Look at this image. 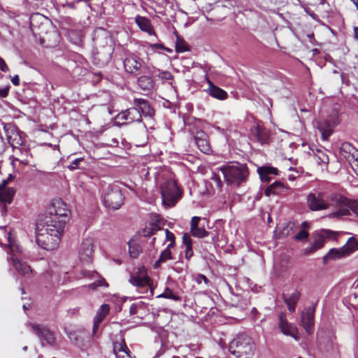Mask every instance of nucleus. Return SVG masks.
<instances>
[{
    "mask_svg": "<svg viewBox=\"0 0 358 358\" xmlns=\"http://www.w3.org/2000/svg\"><path fill=\"white\" fill-rule=\"evenodd\" d=\"M143 64V60L134 54L129 55L124 60V69L129 73H138Z\"/></svg>",
    "mask_w": 358,
    "mask_h": 358,
    "instance_id": "4468645a",
    "label": "nucleus"
},
{
    "mask_svg": "<svg viewBox=\"0 0 358 358\" xmlns=\"http://www.w3.org/2000/svg\"><path fill=\"white\" fill-rule=\"evenodd\" d=\"M284 189L285 186L281 182L275 181L266 189L265 194L266 196H270L271 194H279Z\"/></svg>",
    "mask_w": 358,
    "mask_h": 358,
    "instance_id": "72a5a7b5",
    "label": "nucleus"
},
{
    "mask_svg": "<svg viewBox=\"0 0 358 358\" xmlns=\"http://www.w3.org/2000/svg\"><path fill=\"white\" fill-rule=\"evenodd\" d=\"M154 47H157V48H162V45H159V44H155L153 45Z\"/></svg>",
    "mask_w": 358,
    "mask_h": 358,
    "instance_id": "0e129e2a",
    "label": "nucleus"
},
{
    "mask_svg": "<svg viewBox=\"0 0 358 358\" xmlns=\"http://www.w3.org/2000/svg\"><path fill=\"white\" fill-rule=\"evenodd\" d=\"M139 87L144 91H150L155 87V82L150 76H142L138 79Z\"/></svg>",
    "mask_w": 358,
    "mask_h": 358,
    "instance_id": "2f4dec72",
    "label": "nucleus"
},
{
    "mask_svg": "<svg viewBox=\"0 0 358 358\" xmlns=\"http://www.w3.org/2000/svg\"><path fill=\"white\" fill-rule=\"evenodd\" d=\"M127 348V346L124 341H122L121 342H116L113 345V352L115 355H117L119 352H122V350Z\"/></svg>",
    "mask_w": 358,
    "mask_h": 358,
    "instance_id": "79ce46f5",
    "label": "nucleus"
},
{
    "mask_svg": "<svg viewBox=\"0 0 358 358\" xmlns=\"http://www.w3.org/2000/svg\"><path fill=\"white\" fill-rule=\"evenodd\" d=\"M11 82L12 83L15 85V86H17L20 85V78H19V76L17 75H15V76H13L11 79Z\"/></svg>",
    "mask_w": 358,
    "mask_h": 358,
    "instance_id": "13d9d810",
    "label": "nucleus"
},
{
    "mask_svg": "<svg viewBox=\"0 0 358 358\" xmlns=\"http://www.w3.org/2000/svg\"><path fill=\"white\" fill-rule=\"evenodd\" d=\"M336 235V232L328 229L323 230L321 233L316 234L313 244L311 246L310 251L313 252L317 249L321 248L323 246L326 238L331 237L335 238Z\"/></svg>",
    "mask_w": 358,
    "mask_h": 358,
    "instance_id": "aec40b11",
    "label": "nucleus"
},
{
    "mask_svg": "<svg viewBox=\"0 0 358 358\" xmlns=\"http://www.w3.org/2000/svg\"><path fill=\"white\" fill-rule=\"evenodd\" d=\"M135 22L142 31L147 32L150 35L155 34V31L152 26L151 22L148 18L137 15L136 17Z\"/></svg>",
    "mask_w": 358,
    "mask_h": 358,
    "instance_id": "cd10ccee",
    "label": "nucleus"
},
{
    "mask_svg": "<svg viewBox=\"0 0 358 358\" xmlns=\"http://www.w3.org/2000/svg\"><path fill=\"white\" fill-rule=\"evenodd\" d=\"M70 210L60 199L52 201L47 211L40 216L36 226V241L46 250L57 248L69 220Z\"/></svg>",
    "mask_w": 358,
    "mask_h": 358,
    "instance_id": "f257e3e1",
    "label": "nucleus"
},
{
    "mask_svg": "<svg viewBox=\"0 0 358 358\" xmlns=\"http://www.w3.org/2000/svg\"><path fill=\"white\" fill-rule=\"evenodd\" d=\"M161 194L163 204L173 207L181 198V190L175 180H167L161 185Z\"/></svg>",
    "mask_w": 358,
    "mask_h": 358,
    "instance_id": "39448f33",
    "label": "nucleus"
},
{
    "mask_svg": "<svg viewBox=\"0 0 358 358\" xmlns=\"http://www.w3.org/2000/svg\"><path fill=\"white\" fill-rule=\"evenodd\" d=\"M339 123L338 116L336 114L318 122L317 128L322 134L323 140H327L333 134L334 127Z\"/></svg>",
    "mask_w": 358,
    "mask_h": 358,
    "instance_id": "9b49d317",
    "label": "nucleus"
},
{
    "mask_svg": "<svg viewBox=\"0 0 358 358\" xmlns=\"http://www.w3.org/2000/svg\"><path fill=\"white\" fill-rule=\"evenodd\" d=\"M227 185L238 187L246 182L249 176L248 169L245 164L231 163L221 168Z\"/></svg>",
    "mask_w": 358,
    "mask_h": 358,
    "instance_id": "7ed1b4c3",
    "label": "nucleus"
},
{
    "mask_svg": "<svg viewBox=\"0 0 358 358\" xmlns=\"http://www.w3.org/2000/svg\"><path fill=\"white\" fill-rule=\"evenodd\" d=\"M329 200L336 210L329 214V217H338L341 216L350 215L352 210L358 215V201L349 200L339 194H331L329 195Z\"/></svg>",
    "mask_w": 358,
    "mask_h": 358,
    "instance_id": "20e7f679",
    "label": "nucleus"
},
{
    "mask_svg": "<svg viewBox=\"0 0 358 358\" xmlns=\"http://www.w3.org/2000/svg\"><path fill=\"white\" fill-rule=\"evenodd\" d=\"M8 259L12 262L13 266L15 267L19 274L26 276L31 273V269L26 263H23L18 259L15 254H11L8 257Z\"/></svg>",
    "mask_w": 358,
    "mask_h": 358,
    "instance_id": "4be33fe9",
    "label": "nucleus"
},
{
    "mask_svg": "<svg viewBox=\"0 0 358 358\" xmlns=\"http://www.w3.org/2000/svg\"><path fill=\"white\" fill-rule=\"evenodd\" d=\"M329 198V196H327V201H326L323 192L310 193L307 196V205L313 211L326 210L332 206V203Z\"/></svg>",
    "mask_w": 358,
    "mask_h": 358,
    "instance_id": "0eeeda50",
    "label": "nucleus"
},
{
    "mask_svg": "<svg viewBox=\"0 0 358 358\" xmlns=\"http://www.w3.org/2000/svg\"><path fill=\"white\" fill-rule=\"evenodd\" d=\"M166 239L169 241L170 242H175V236L174 234L169 231L167 229H165Z\"/></svg>",
    "mask_w": 358,
    "mask_h": 358,
    "instance_id": "3c124183",
    "label": "nucleus"
},
{
    "mask_svg": "<svg viewBox=\"0 0 358 358\" xmlns=\"http://www.w3.org/2000/svg\"><path fill=\"white\" fill-rule=\"evenodd\" d=\"M85 164V160L83 157L77 158L73 159L69 165H68V169L71 171H74L78 169H84L85 167L83 164Z\"/></svg>",
    "mask_w": 358,
    "mask_h": 358,
    "instance_id": "c9c22d12",
    "label": "nucleus"
},
{
    "mask_svg": "<svg viewBox=\"0 0 358 358\" xmlns=\"http://www.w3.org/2000/svg\"><path fill=\"white\" fill-rule=\"evenodd\" d=\"M314 313L313 307L307 308L301 313V323L308 334H311L314 331Z\"/></svg>",
    "mask_w": 358,
    "mask_h": 358,
    "instance_id": "2eb2a0df",
    "label": "nucleus"
},
{
    "mask_svg": "<svg viewBox=\"0 0 358 358\" xmlns=\"http://www.w3.org/2000/svg\"><path fill=\"white\" fill-rule=\"evenodd\" d=\"M148 227H149V230L152 231L154 233L160 229L159 226L157 223H155V222H150L149 224V226H148Z\"/></svg>",
    "mask_w": 358,
    "mask_h": 358,
    "instance_id": "5fc2aeb1",
    "label": "nucleus"
},
{
    "mask_svg": "<svg viewBox=\"0 0 358 358\" xmlns=\"http://www.w3.org/2000/svg\"><path fill=\"white\" fill-rule=\"evenodd\" d=\"M116 120L122 124L141 121V112L136 107H132L118 113Z\"/></svg>",
    "mask_w": 358,
    "mask_h": 358,
    "instance_id": "ddd939ff",
    "label": "nucleus"
},
{
    "mask_svg": "<svg viewBox=\"0 0 358 358\" xmlns=\"http://www.w3.org/2000/svg\"><path fill=\"white\" fill-rule=\"evenodd\" d=\"M354 37L358 39V27H354Z\"/></svg>",
    "mask_w": 358,
    "mask_h": 358,
    "instance_id": "680f3d73",
    "label": "nucleus"
},
{
    "mask_svg": "<svg viewBox=\"0 0 358 358\" xmlns=\"http://www.w3.org/2000/svg\"><path fill=\"white\" fill-rule=\"evenodd\" d=\"M173 257L171 255V252L168 250H164L160 256L159 259L155 262V266H157L158 264L164 263L166 262L167 260L172 259Z\"/></svg>",
    "mask_w": 358,
    "mask_h": 358,
    "instance_id": "4c0bfd02",
    "label": "nucleus"
},
{
    "mask_svg": "<svg viewBox=\"0 0 358 358\" xmlns=\"http://www.w3.org/2000/svg\"><path fill=\"white\" fill-rule=\"evenodd\" d=\"M187 45L186 43L181 39L178 38L176 43V52H182L187 50Z\"/></svg>",
    "mask_w": 358,
    "mask_h": 358,
    "instance_id": "a19ab883",
    "label": "nucleus"
},
{
    "mask_svg": "<svg viewBox=\"0 0 358 358\" xmlns=\"http://www.w3.org/2000/svg\"><path fill=\"white\" fill-rule=\"evenodd\" d=\"M210 180L212 181H213L215 185H216V187L220 189L221 190L222 189V182L219 176V175H217V173H212V176L210 177Z\"/></svg>",
    "mask_w": 358,
    "mask_h": 358,
    "instance_id": "37998d69",
    "label": "nucleus"
},
{
    "mask_svg": "<svg viewBox=\"0 0 358 358\" xmlns=\"http://www.w3.org/2000/svg\"><path fill=\"white\" fill-rule=\"evenodd\" d=\"M15 152L17 157H14L13 162L14 161H18L24 165H27L29 163V157H31V156L29 150L16 147Z\"/></svg>",
    "mask_w": 358,
    "mask_h": 358,
    "instance_id": "7c9ffc66",
    "label": "nucleus"
},
{
    "mask_svg": "<svg viewBox=\"0 0 358 358\" xmlns=\"http://www.w3.org/2000/svg\"><path fill=\"white\" fill-rule=\"evenodd\" d=\"M110 311V306L108 304H103L96 313L94 317L93 332L95 333L98 329L99 324L103 321L104 317L108 314Z\"/></svg>",
    "mask_w": 358,
    "mask_h": 358,
    "instance_id": "c85d7f7f",
    "label": "nucleus"
},
{
    "mask_svg": "<svg viewBox=\"0 0 358 358\" xmlns=\"http://www.w3.org/2000/svg\"><path fill=\"white\" fill-rule=\"evenodd\" d=\"M0 70L3 72H7L9 70L5 61L1 57H0Z\"/></svg>",
    "mask_w": 358,
    "mask_h": 358,
    "instance_id": "864d4df0",
    "label": "nucleus"
},
{
    "mask_svg": "<svg viewBox=\"0 0 358 358\" xmlns=\"http://www.w3.org/2000/svg\"><path fill=\"white\" fill-rule=\"evenodd\" d=\"M175 242H170V243L168 244L165 250H168L171 251V249L174 247Z\"/></svg>",
    "mask_w": 358,
    "mask_h": 358,
    "instance_id": "052dcab7",
    "label": "nucleus"
},
{
    "mask_svg": "<svg viewBox=\"0 0 358 358\" xmlns=\"http://www.w3.org/2000/svg\"><path fill=\"white\" fill-rule=\"evenodd\" d=\"M129 282L137 287L140 293L145 294V297L153 296L154 289L151 284V280L148 276L131 275Z\"/></svg>",
    "mask_w": 358,
    "mask_h": 358,
    "instance_id": "1a4fd4ad",
    "label": "nucleus"
},
{
    "mask_svg": "<svg viewBox=\"0 0 358 358\" xmlns=\"http://www.w3.org/2000/svg\"><path fill=\"white\" fill-rule=\"evenodd\" d=\"M172 358H180V357H178V356H173Z\"/></svg>",
    "mask_w": 358,
    "mask_h": 358,
    "instance_id": "69168bd1",
    "label": "nucleus"
},
{
    "mask_svg": "<svg viewBox=\"0 0 358 358\" xmlns=\"http://www.w3.org/2000/svg\"><path fill=\"white\" fill-rule=\"evenodd\" d=\"M157 297L159 298H165V299H172L173 301H178L180 300V298L179 296L174 294L172 290H171L169 288H166L164 292L161 294H159Z\"/></svg>",
    "mask_w": 358,
    "mask_h": 358,
    "instance_id": "e433bc0d",
    "label": "nucleus"
},
{
    "mask_svg": "<svg viewBox=\"0 0 358 358\" xmlns=\"http://www.w3.org/2000/svg\"><path fill=\"white\" fill-rule=\"evenodd\" d=\"M308 236V232L305 229H301L299 233H297L294 238L297 241H303L306 240Z\"/></svg>",
    "mask_w": 358,
    "mask_h": 358,
    "instance_id": "a18cd8bd",
    "label": "nucleus"
},
{
    "mask_svg": "<svg viewBox=\"0 0 358 358\" xmlns=\"http://www.w3.org/2000/svg\"><path fill=\"white\" fill-rule=\"evenodd\" d=\"M3 130L8 143L13 148L21 145L23 143V133L13 124H6Z\"/></svg>",
    "mask_w": 358,
    "mask_h": 358,
    "instance_id": "f8f14e48",
    "label": "nucleus"
},
{
    "mask_svg": "<svg viewBox=\"0 0 358 358\" xmlns=\"http://www.w3.org/2000/svg\"><path fill=\"white\" fill-rule=\"evenodd\" d=\"M193 255L192 245H187L185 248V257L189 259Z\"/></svg>",
    "mask_w": 358,
    "mask_h": 358,
    "instance_id": "603ef678",
    "label": "nucleus"
},
{
    "mask_svg": "<svg viewBox=\"0 0 358 358\" xmlns=\"http://www.w3.org/2000/svg\"><path fill=\"white\" fill-rule=\"evenodd\" d=\"M343 246L345 248H346L345 252L347 255H349L358 250V241L354 238H350L346 244Z\"/></svg>",
    "mask_w": 358,
    "mask_h": 358,
    "instance_id": "f704fd0d",
    "label": "nucleus"
},
{
    "mask_svg": "<svg viewBox=\"0 0 358 358\" xmlns=\"http://www.w3.org/2000/svg\"><path fill=\"white\" fill-rule=\"evenodd\" d=\"M282 298L289 311L292 313L294 312L296 305L300 298V292L297 290H294L291 294H283Z\"/></svg>",
    "mask_w": 358,
    "mask_h": 358,
    "instance_id": "393cba45",
    "label": "nucleus"
},
{
    "mask_svg": "<svg viewBox=\"0 0 358 358\" xmlns=\"http://www.w3.org/2000/svg\"><path fill=\"white\" fill-rule=\"evenodd\" d=\"M250 135L252 138L256 140L261 144H267L269 143V131L259 124L255 125L251 128Z\"/></svg>",
    "mask_w": 358,
    "mask_h": 358,
    "instance_id": "dca6fc26",
    "label": "nucleus"
},
{
    "mask_svg": "<svg viewBox=\"0 0 358 358\" xmlns=\"http://www.w3.org/2000/svg\"><path fill=\"white\" fill-rule=\"evenodd\" d=\"M201 220L200 217L194 216L191 220L190 232L192 235L196 238H203L208 235V232L204 227H199V222Z\"/></svg>",
    "mask_w": 358,
    "mask_h": 358,
    "instance_id": "5701e85b",
    "label": "nucleus"
},
{
    "mask_svg": "<svg viewBox=\"0 0 358 358\" xmlns=\"http://www.w3.org/2000/svg\"><path fill=\"white\" fill-rule=\"evenodd\" d=\"M195 280L198 284L204 282V284L207 286H208L210 284V280L203 274H198L195 277Z\"/></svg>",
    "mask_w": 358,
    "mask_h": 358,
    "instance_id": "49530a36",
    "label": "nucleus"
},
{
    "mask_svg": "<svg viewBox=\"0 0 358 358\" xmlns=\"http://www.w3.org/2000/svg\"><path fill=\"white\" fill-rule=\"evenodd\" d=\"M302 226L304 227H307L308 226V224L306 222H303L302 223Z\"/></svg>",
    "mask_w": 358,
    "mask_h": 358,
    "instance_id": "e2e57ef3",
    "label": "nucleus"
},
{
    "mask_svg": "<svg viewBox=\"0 0 358 358\" xmlns=\"http://www.w3.org/2000/svg\"><path fill=\"white\" fill-rule=\"evenodd\" d=\"M9 91V87H5L3 88L0 89V96L6 97L7 96Z\"/></svg>",
    "mask_w": 358,
    "mask_h": 358,
    "instance_id": "6e6d98bb",
    "label": "nucleus"
},
{
    "mask_svg": "<svg viewBox=\"0 0 358 358\" xmlns=\"http://www.w3.org/2000/svg\"><path fill=\"white\" fill-rule=\"evenodd\" d=\"M134 105L141 112V115L151 117L154 114L153 109L145 99L141 98L134 99Z\"/></svg>",
    "mask_w": 358,
    "mask_h": 358,
    "instance_id": "b1692460",
    "label": "nucleus"
},
{
    "mask_svg": "<svg viewBox=\"0 0 358 358\" xmlns=\"http://www.w3.org/2000/svg\"><path fill=\"white\" fill-rule=\"evenodd\" d=\"M182 243L185 245V247L187 245H192V239L189 234H184L182 236Z\"/></svg>",
    "mask_w": 358,
    "mask_h": 358,
    "instance_id": "8fccbe9b",
    "label": "nucleus"
},
{
    "mask_svg": "<svg viewBox=\"0 0 358 358\" xmlns=\"http://www.w3.org/2000/svg\"><path fill=\"white\" fill-rule=\"evenodd\" d=\"M129 353V350L128 349V348H127L126 349L122 350V352L115 355V356L117 358H131Z\"/></svg>",
    "mask_w": 358,
    "mask_h": 358,
    "instance_id": "de8ad7c7",
    "label": "nucleus"
},
{
    "mask_svg": "<svg viewBox=\"0 0 358 358\" xmlns=\"http://www.w3.org/2000/svg\"><path fill=\"white\" fill-rule=\"evenodd\" d=\"M138 306L136 304H132L129 308V313L131 315H135L137 313Z\"/></svg>",
    "mask_w": 358,
    "mask_h": 358,
    "instance_id": "4d7b16f0",
    "label": "nucleus"
},
{
    "mask_svg": "<svg viewBox=\"0 0 358 358\" xmlns=\"http://www.w3.org/2000/svg\"><path fill=\"white\" fill-rule=\"evenodd\" d=\"M279 327L285 335L292 336L296 341L299 340L297 327L294 324L289 323L283 315L280 316Z\"/></svg>",
    "mask_w": 358,
    "mask_h": 358,
    "instance_id": "f3484780",
    "label": "nucleus"
},
{
    "mask_svg": "<svg viewBox=\"0 0 358 358\" xmlns=\"http://www.w3.org/2000/svg\"><path fill=\"white\" fill-rule=\"evenodd\" d=\"M27 348L25 346V347L23 348V350H27Z\"/></svg>",
    "mask_w": 358,
    "mask_h": 358,
    "instance_id": "338daca9",
    "label": "nucleus"
},
{
    "mask_svg": "<svg viewBox=\"0 0 358 358\" xmlns=\"http://www.w3.org/2000/svg\"><path fill=\"white\" fill-rule=\"evenodd\" d=\"M102 199L104 205L109 209L117 210L124 203V197L117 185H109L103 191Z\"/></svg>",
    "mask_w": 358,
    "mask_h": 358,
    "instance_id": "423d86ee",
    "label": "nucleus"
},
{
    "mask_svg": "<svg viewBox=\"0 0 358 358\" xmlns=\"http://www.w3.org/2000/svg\"><path fill=\"white\" fill-rule=\"evenodd\" d=\"M340 154L349 162L358 176V150L351 143L344 142L340 147Z\"/></svg>",
    "mask_w": 358,
    "mask_h": 358,
    "instance_id": "6e6552de",
    "label": "nucleus"
},
{
    "mask_svg": "<svg viewBox=\"0 0 358 358\" xmlns=\"http://www.w3.org/2000/svg\"><path fill=\"white\" fill-rule=\"evenodd\" d=\"M208 83L209 84V87L207 90V92L212 97L224 100L227 98L228 94L227 92L220 87L215 85L210 80H208Z\"/></svg>",
    "mask_w": 358,
    "mask_h": 358,
    "instance_id": "bb28decb",
    "label": "nucleus"
},
{
    "mask_svg": "<svg viewBox=\"0 0 358 358\" xmlns=\"http://www.w3.org/2000/svg\"><path fill=\"white\" fill-rule=\"evenodd\" d=\"M255 350L252 338L245 334L237 335L229 345V352L236 358H251Z\"/></svg>",
    "mask_w": 358,
    "mask_h": 358,
    "instance_id": "f03ea898",
    "label": "nucleus"
},
{
    "mask_svg": "<svg viewBox=\"0 0 358 358\" xmlns=\"http://www.w3.org/2000/svg\"><path fill=\"white\" fill-rule=\"evenodd\" d=\"M157 72L158 78L162 80H171L173 78V76L169 71L157 69Z\"/></svg>",
    "mask_w": 358,
    "mask_h": 358,
    "instance_id": "58836bf2",
    "label": "nucleus"
},
{
    "mask_svg": "<svg viewBox=\"0 0 358 358\" xmlns=\"http://www.w3.org/2000/svg\"><path fill=\"white\" fill-rule=\"evenodd\" d=\"M345 250L346 248H345L344 246L340 248H332L324 256L323 261L327 262L329 260L338 259L348 256Z\"/></svg>",
    "mask_w": 358,
    "mask_h": 358,
    "instance_id": "c756f323",
    "label": "nucleus"
},
{
    "mask_svg": "<svg viewBox=\"0 0 358 358\" xmlns=\"http://www.w3.org/2000/svg\"><path fill=\"white\" fill-rule=\"evenodd\" d=\"M143 234L145 236H150L154 234V232L151 230H149V227H146L143 231Z\"/></svg>",
    "mask_w": 358,
    "mask_h": 358,
    "instance_id": "bf43d9fd",
    "label": "nucleus"
},
{
    "mask_svg": "<svg viewBox=\"0 0 358 358\" xmlns=\"http://www.w3.org/2000/svg\"><path fill=\"white\" fill-rule=\"evenodd\" d=\"M8 242H9L10 250L13 252H20V247L17 244H15L14 243H12V241L10 240V234H8Z\"/></svg>",
    "mask_w": 358,
    "mask_h": 358,
    "instance_id": "09e8293b",
    "label": "nucleus"
},
{
    "mask_svg": "<svg viewBox=\"0 0 358 358\" xmlns=\"http://www.w3.org/2000/svg\"><path fill=\"white\" fill-rule=\"evenodd\" d=\"M31 331L40 338L43 345L44 341L48 345H53L55 342V335L47 327L34 323L29 324Z\"/></svg>",
    "mask_w": 358,
    "mask_h": 358,
    "instance_id": "9d476101",
    "label": "nucleus"
},
{
    "mask_svg": "<svg viewBox=\"0 0 358 358\" xmlns=\"http://www.w3.org/2000/svg\"><path fill=\"white\" fill-rule=\"evenodd\" d=\"M103 286H104V287L108 286V283L103 278H101L100 280L90 285V287L93 289H96L97 287H103Z\"/></svg>",
    "mask_w": 358,
    "mask_h": 358,
    "instance_id": "c03bdc74",
    "label": "nucleus"
},
{
    "mask_svg": "<svg viewBox=\"0 0 358 358\" xmlns=\"http://www.w3.org/2000/svg\"><path fill=\"white\" fill-rule=\"evenodd\" d=\"M196 358H202V357H196Z\"/></svg>",
    "mask_w": 358,
    "mask_h": 358,
    "instance_id": "774afa93",
    "label": "nucleus"
},
{
    "mask_svg": "<svg viewBox=\"0 0 358 358\" xmlns=\"http://www.w3.org/2000/svg\"><path fill=\"white\" fill-rule=\"evenodd\" d=\"M257 172L262 181L268 182L271 180V176L277 175L278 171L276 168L264 166L259 167Z\"/></svg>",
    "mask_w": 358,
    "mask_h": 358,
    "instance_id": "a878e982",
    "label": "nucleus"
},
{
    "mask_svg": "<svg viewBox=\"0 0 358 358\" xmlns=\"http://www.w3.org/2000/svg\"><path fill=\"white\" fill-rule=\"evenodd\" d=\"M194 142L198 148L205 154L211 152V148L208 141V135L203 131H197L194 136Z\"/></svg>",
    "mask_w": 358,
    "mask_h": 358,
    "instance_id": "6ab92c4d",
    "label": "nucleus"
},
{
    "mask_svg": "<svg viewBox=\"0 0 358 358\" xmlns=\"http://www.w3.org/2000/svg\"><path fill=\"white\" fill-rule=\"evenodd\" d=\"M129 253L131 257L137 258L142 252V248L139 243L134 239H131L129 243Z\"/></svg>",
    "mask_w": 358,
    "mask_h": 358,
    "instance_id": "473e14b6",
    "label": "nucleus"
},
{
    "mask_svg": "<svg viewBox=\"0 0 358 358\" xmlns=\"http://www.w3.org/2000/svg\"><path fill=\"white\" fill-rule=\"evenodd\" d=\"M15 192V189L13 187L1 189L0 208L2 214H4L7 212V205L12 203Z\"/></svg>",
    "mask_w": 358,
    "mask_h": 358,
    "instance_id": "a211bd4d",
    "label": "nucleus"
},
{
    "mask_svg": "<svg viewBox=\"0 0 358 358\" xmlns=\"http://www.w3.org/2000/svg\"><path fill=\"white\" fill-rule=\"evenodd\" d=\"M316 157L317 158V161L319 163L322 164H328L329 163V157L326 152L322 150H317V153L316 154Z\"/></svg>",
    "mask_w": 358,
    "mask_h": 358,
    "instance_id": "ea45409f",
    "label": "nucleus"
},
{
    "mask_svg": "<svg viewBox=\"0 0 358 358\" xmlns=\"http://www.w3.org/2000/svg\"><path fill=\"white\" fill-rule=\"evenodd\" d=\"M92 241L90 238L85 239L83 241L80 250V259L84 262H89L91 259L92 253L94 252Z\"/></svg>",
    "mask_w": 358,
    "mask_h": 358,
    "instance_id": "412c9836",
    "label": "nucleus"
}]
</instances>
